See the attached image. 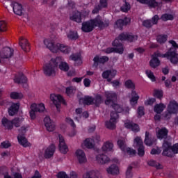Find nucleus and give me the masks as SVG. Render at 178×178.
<instances>
[{"instance_id":"7c9ffc66","label":"nucleus","mask_w":178,"mask_h":178,"mask_svg":"<svg viewBox=\"0 0 178 178\" xmlns=\"http://www.w3.org/2000/svg\"><path fill=\"white\" fill-rule=\"evenodd\" d=\"M102 149L104 152H111L113 151V143L111 141L105 142L102 147Z\"/></svg>"},{"instance_id":"c9c22d12","label":"nucleus","mask_w":178,"mask_h":178,"mask_svg":"<svg viewBox=\"0 0 178 178\" xmlns=\"http://www.w3.org/2000/svg\"><path fill=\"white\" fill-rule=\"evenodd\" d=\"M79 102H83L85 105H94V98L90 96H85L80 99Z\"/></svg>"},{"instance_id":"f704fd0d","label":"nucleus","mask_w":178,"mask_h":178,"mask_svg":"<svg viewBox=\"0 0 178 178\" xmlns=\"http://www.w3.org/2000/svg\"><path fill=\"white\" fill-rule=\"evenodd\" d=\"M83 145L86 147V148L91 149L95 147V141H94V139L92 138H86L83 141Z\"/></svg>"},{"instance_id":"9d476101","label":"nucleus","mask_w":178,"mask_h":178,"mask_svg":"<svg viewBox=\"0 0 178 178\" xmlns=\"http://www.w3.org/2000/svg\"><path fill=\"white\" fill-rule=\"evenodd\" d=\"M163 155L164 156H168L169 158H172L175 155L173 150H172V143L170 142H168L166 140L164 141L163 144Z\"/></svg>"},{"instance_id":"6e6d98bb","label":"nucleus","mask_w":178,"mask_h":178,"mask_svg":"<svg viewBox=\"0 0 178 178\" xmlns=\"http://www.w3.org/2000/svg\"><path fill=\"white\" fill-rule=\"evenodd\" d=\"M145 74L152 81H155V75H154V72H152V71H151L150 70H147L145 71Z\"/></svg>"},{"instance_id":"393cba45","label":"nucleus","mask_w":178,"mask_h":178,"mask_svg":"<svg viewBox=\"0 0 178 178\" xmlns=\"http://www.w3.org/2000/svg\"><path fill=\"white\" fill-rule=\"evenodd\" d=\"M96 161L97 163H99V165H105L106 163L111 162V159L105 154H98L96 156Z\"/></svg>"},{"instance_id":"f8f14e48","label":"nucleus","mask_w":178,"mask_h":178,"mask_svg":"<svg viewBox=\"0 0 178 178\" xmlns=\"http://www.w3.org/2000/svg\"><path fill=\"white\" fill-rule=\"evenodd\" d=\"M178 111V104L176 101L170 102L168 107V114H165V119H170L172 113H177Z\"/></svg>"},{"instance_id":"79ce46f5","label":"nucleus","mask_w":178,"mask_h":178,"mask_svg":"<svg viewBox=\"0 0 178 178\" xmlns=\"http://www.w3.org/2000/svg\"><path fill=\"white\" fill-rule=\"evenodd\" d=\"M165 108H166V106L163 104H156L154 111L156 113H162Z\"/></svg>"},{"instance_id":"6e6552de","label":"nucleus","mask_w":178,"mask_h":178,"mask_svg":"<svg viewBox=\"0 0 178 178\" xmlns=\"http://www.w3.org/2000/svg\"><path fill=\"white\" fill-rule=\"evenodd\" d=\"M118 145L120 147V149L123 151V152L128 154L129 156H134V155H136V150L130 147H127L126 145V141L124 140H119L118 141Z\"/></svg>"},{"instance_id":"c85d7f7f","label":"nucleus","mask_w":178,"mask_h":178,"mask_svg":"<svg viewBox=\"0 0 178 178\" xmlns=\"http://www.w3.org/2000/svg\"><path fill=\"white\" fill-rule=\"evenodd\" d=\"M54 154H55V145H51L49 147H47L44 152V157L46 159H49L51 156H54Z\"/></svg>"},{"instance_id":"7ed1b4c3","label":"nucleus","mask_w":178,"mask_h":178,"mask_svg":"<svg viewBox=\"0 0 178 178\" xmlns=\"http://www.w3.org/2000/svg\"><path fill=\"white\" fill-rule=\"evenodd\" d=\"M59 60H60V58L51 59L49 63L44 65L43 72L45 76H55V74H56Z\"/></svg>"},{"instance_id":"37998d69","label":"nucleus","mask_w":178,"mask_h":178,"mask_svg":"<svg viewBox=\"0 0 178 178\" xmlns=\"http://www.w3.org/2000/svg\"><path fill=\"white\" fill-rule=\"evenodd\" d=\"M24 120V119L23 118H16L14 120H13V126H15V127H20V125L22 124V123H23Z\"/></svg>"},{"instance_id":"49530a36","label":"nucleus","mask_w":178,"mask_h":178,"mask_svg":"<svg viewBox=\"0 0 178 178\" xmlns=\"http://www.w3.org/2000/svg\"><path fill=\"white\" fill-rule=\"evenodd\" d=\"M156 41L159 42V44H165L166 41H168V35H159L156 38Z\"/></svg>"},{"instance_id":"0e129e2a","label":"nucleus","mask_w":178,"mask_h":178,"mask_svg":"<svg viewBox=\"0 0 178 178\" xmlns=\"http://www.w3.org/2000/svg\"><path fill=\"white\" fill-rule=\"evenodd\" d=\"M133 170V167H131V165H129L128 168H127V172H126V175H127V178H131V176H133V175L131 174V170Z\"/></svg>"},{"instance_id":"e433bc0d","label":"nucleus","mask_w":178,"mask_h":178,"mask_svg":"<svg viewBox=\"0 0 178 178\" xmlns=\"http://www.w3.org/2000/svg\"><path fill=\"white\" fill-rule=\"evenodd\" d=\"M1 123L8 130H12V129H13V121L8 120L6 118H2Z\"/></svg>"},{"instance_id":"a18cd8bd","label":"nucleus","mask_w":178,"mask_h":178,"mask_svg":"<svg viewBox=\"0 0 178 178\" xmlns=\"http://www.w3.org/2000/svg\"><path fill=\"white\" fill-rule=\"evenodd\" d=\"M14 81L17 84H24L27 83V78L24 75L22 74L20 78H15Z\"/></svg>"},{"instance_id":"b1692460","label":"nucleus","mask_w":178,"mask_h":178,"mask_svg":"<svg viewBox=\"0 0 178 178\" xmlns=\"http://www.w3.org/2000/svg\"><path fill=\"white\" fill-rule=\"evenodd\" d=\"M19 44L24 52H29L30 51V43H29V40L24 38H21L19 39Z\"/></svg>"},{"instance_id":"4d7b16f0","label":"nucleus","mask_w":178,"mask_h":178,"mask_svg":"<svg viewBox=\"0 0 178 178\" xmlns=\"http://www.w3.org/2000/svg\"><path fill=\"white\" fill-rule=\"evenodd\" d=\"M130 4L127 2H124L123 5L121 6L120 9L122 12H129L130 10Z\"/></svg>"},{"instance_id":"0eeeda50","label":"nucleus","mask_w":178,"mask_h":178,"mask_svg":"<svg viewBox=\"0 0 178 178\" xmlns=\"http://www.w3.org/2000/svg\"><path fill=\"white\" fill-rule=\"evenodd\" d=\"M118 119L119 115L118 113H111L110 120L105 122L106 127L109 129V130H114V129H116V124L118 123Z\"/></svg>"},{"instance_id":"dca6fc26","label":"nucleus","mask_w":178,"mask_h":178,"mask_svg":"<svg viewBox=\"0 0 178 178\" xmlns=\"http://www.w3.org/2000/svg\"><path fill=\"white\" fill-rule=\"evenodd\" d=\"M159 20V16L158 15H154L151 19H147L143 22V26L146 27L147 29H150V27L153 26L154 24H157L158 21Z\"/></svg>"},{"instance_id":"6ab92c4d","label":"nucleus","mask_w":178,"mask_h":178,"mask_svg":"<svg viewBox=\"0 0 178 178\" xmlns=\"http://www.w3.org/2000/svg\"><path fill=\"white\" fill-rule=\"evenodd\" d=\"M112 108H114V111L115 112H111V113H122V112H124L125 113H129V112L130 111V108L129 107H125L124 109H123L122 106H120V105L116 104V103H113V104H111Z\"/></svg>"},{"instance_id":"473e14b6","label":"nucleus","mask_w":178,"mask_h":178,"mask_svg":"<svg viewBox=\"0 0 178 178\" xmlns=\"http://www.w3.org/2000/svg\"><path fill=\"white\" fill-rule=\"evenodd\" d=\"M60 58V59L58 60V67L60 70H62L63 72H67L69 70V65L67 64L66 62L63 61V58L62 57H57Z\"/></svg>"},{"instance_id":"f03ea898","label":"nucleus","mask_w":178,"mask_h":178,"mask_svg":"<svg viewBox=\"0 0 178 178\" xmlns=\"http://www.w3.org/2000/svg\"><path fill=\"white\" fill-rule=\"evenodd\" d=\"M152 58L149 61V66L153 69H156V67L161 65V60L158 58H167L173 65L178 63V54H177L176 49L174 48H170L165 54L156 51L152 55Z\"/></svg>"},{"instance_id":"1a4fd4ad","label":"nucleus","mask_w":178,"mask_h":178,"mask_svg":"<svg viewBox=\"0 0 178 178\" xmlns=\"http://www.w3.org/2000/svg\"><path fill=\"white\" fill-rule=\"evenodd\" d=\"M90 22H92L94 29H95V27H99V29H105V27H108V26H109V21L104 22V21H102V17L100 16H97L95 19H90Z\"/></svg>"},{"instance_id":"de8ad7c7","label":"nucleus","mask_w":178,"mask_h":178,"mask_svg":"<svg viewBox=\"0 0 178 178\" xmlns=\"http://www.w3.org/2000/svg\"><path fill=\"white\" fill-rule=\"evenodd\" d=\"M10 98L12 99H22L23 98V93L13 92L10 93Z\"/></svg>"},{"instance_id":"4468645a","label":"nucleus","mask_w":178,"mask_h":178,"mask_svg":"<svg viewBox=\"0 0 178 178\" xmlns=\"http://www.w3.org/2000/svg\"><path fill=\"white\" fill-rule=\"evenodd\" d=\"M13 56V49L10 47H4L0 52L1 59H9Z\"/></svg>"},{"instance_id":"a19ab883","label":"nucleus","mask_w":178,"mask_h":178,"mask_svg":"<svg viewBox=\"0 0 178 178\" xmlns=\"http://www.w3.org/2000/svg\"><path fill=\"white\" fill-rule=\"evenodd\" d=\"M143 139L141 138V137L140 136H136L135 137V138L134 139V147H135V148H138V147H143Z\"/></svg>"},{"instance_id":"69168bd1","label":"nucleus","mask_w":178,"mask_h":178,"mask_svg":"<svg viewBox=\"0 0 178 178\" xmlns=\"http://www.w3.org/2000/svg\"><path fill=\"white\" fill-rule=\"evenodd\" d=\"M0 31H6V23L3 21H0Z\"/></svg>"},{"instance_id":"412c9836","label":"nucleus","mask_w":178,"mask_h":178,"mask_svg":"<svg viewBox=\"0 0 178 178\" xmlns=\"http://www.w3.org/2000/svg\"><path fill=\"white\" fill-rule=\"evenodd\" d=\"M11 6L13 7V12L15 15H18V16H22V15H23V6L21 3L13 2Z\"/></svg>"},{"instance_id":"2f4dec72","label":"nucleus","mask_w":178,"mask_h":178,"mask_svg":"<svg viewBox=\"0 0 178 178\" xmlns=\"http://www.w3.org/2000/svg\"><path fill=\"white\" fill-rule=\"evenodd\" d=\"M114 76H116V70H107L102 73L103 79H107V81H111V80L108 77H113Z\"/></svg>"},{"instance_id":"4be33fe9","label":"nucleus","mask_w":178,"mask_h":178,"mask_svg":"<svg viewBox=\"0 0 178 178\" xmlns=\"http://www.w3.org/2000/svg\"><path fill=\"white\" fill-rule=\"evenodd\" d=\"M124 127H126V129L131 130V131H134V133H138V131H140V127L138 126V124L133 122L127 121L124 123Z\"/></svg>"},{"instance_id":"bf43d9fd","label":"nucleus","mask_w":178,"mask_h":178,"mask_svg":"<svg viewBox=\"0 0 178 178\" xmlns=\"http://www.w3.org/2000/svg\"><path fill=\"white\" fill-rule=\"evenodd\" d=\"M70 59L74 60V62H77V60H80L81 59V56L80 54H72L70 56Z\"/></svg>"},{"instance_id":"f257e3e1","label":"nucleus","mask_w":178,"mask_h":178,"mask_svg":"<svg viewBox=\"0 0 178 178\" xmlns=\"http://www.w3.org/2000/svg\"><path fill=\"white\" fill-rule=\"evenodd\" d=\"M137 35H134L131 33H121L113 42V46L115 47H108L104 50V52L106 54H112V52H116V54H120V55H122L124 51L122 41H129V42H133L134 41H137Z\"/></svg>"},{"instance_id":"bb28decb","label":"nucleus","mask_w":178,"mask_h":178,"mask_svg":"<svg viewBox=\"0 0 178 178\" xmlns=\"http://www.w3.org/2000/svg\"><path fill=\"white\" fill-rule=\"evenodd\" d=\"M83 178H102V175L99 171H90L88 172L85 173L83 175Z\"/></svg>"},{"instance_id":"864d4df0","label":"nucleus","mask_w":178,"mask_h":178,"mask_svg":"<svg viewBox=\"0 0 178 178\" xmlns=\"http://www.w3.org/2000/svg\"><path fill=\"white\" fill-rule=\"evenodd\" d=\"M124 86L126 88H130L131 90H134L136 88V85H134V83L131 80H127L124 83Z\"/></svg>"},{"instance_id":"20e7f679","label":"nucleus","mask_w":178,"mask_h":178,"mask_svg":"<svg viewBox=\"0 0 178 178\" xmlns=\"http://www.w3.org/2000/svg\"><path fill=\"white\" fill-rule=\"evenodd\" d=\"M44 44L51 52H58V51L65 52V50L62 49V48H65L64 45H60V43L55 44V42L51 39H45Z\"/></svg>"},{"instance_id":"ea45409f","label":"nucleus","mask_w":178,"mask_h":178,"mask_svg":"<svg viewBox=\"0 0 178 178\" xmlns=\"http://www.w3.org/2000/svg\"><path fill=\"white\" fill-rule=\"evenodd\" d=\"M70 19L76 22V23H81V13L79 11L74 13L70 16Z\"/></svg>"},{"instance_id":"2eb2a0df","label":"nucleus","mask_w":178,"mask_h":178,"mask_svg":"<svg viewBox=\"0 0 178 178\" xmlns=\"http://www.w3.org/2000/svg\"><path fill=\"white\" fill-rule=\"evenodd\" d=\"M75 156L79 163L83 164L87 162V156L84 151L81 149H77L75 152Z\"/></svg>"},{"instance_id":"4c0bfd02","label":"nucleus","mask_w":178,"mask_h":178,"mask_svg":"<svg viewBox=\"0 0 178 178\" xmlns=\"http://www.w3.org/2000/svg\"><path fill=\"white\" fill-rule=\"evenodd\" d=\"M155 143V140L154 138H151L149 135V132L146 131L145 132V145H147L148 147H151L152 144Z\"/></svg>"},{"instance_id":"052dcab7","label":"nucleus","mask_w":178,"mask_h":178,"mask_svg":"<svg viewBox=\"0 0 178 178\" xmlns=\"http://www.w3.org/2000/svg\"><path fill=\"white\" fill-rule=\"evenodd\" d=\"M106 6H108V0H100L99 8L104 9V8H106Z\"/></svg>"},{"instance_id":"5701e85b","label":"nucleus","mask_w":178,"mask_h":178,"mask_svg":"<svg viewBox=\"0 0 178 178\" xmlns=\"http://www.w3.org/2000/svg\"><path fill=\"white\" fill-rule=\"evenodd\" d=\"M81 30L83 33H91V31L94 30V26L92 25L91 20L83 22Z\"/></svg>"},{"instance_id":"39448f33","label":"nucleus","mask_w":178,"mask_h":178,"mask_svg":"<svg viewBox=\"0 0 178 178\" xmlns=\"http://www.w3.org/2000/svg\"><path fill=\"white\" fill-rule=\"evenodd\" d=\"M50 99L55 105L58 112H60V104L66 105V102L65 99L60 95L51 94L50 95Z\"/></svg>"},{"instance_id":"c03bdc74","label":"nucleus","mask_w":178,"mask_h":178,"mask_svg":"<svg viewBox=\"0 0 178 178\" xmlns=\"http://www.w3.org/2000/svg\"><path fill=\"white\" fill-rule=\"evenodd\" d=\"M147 165H149V166H152L153 168H156V169H162V165H161L158 162H156L155 160L148 161Z\"/></svg>"},{"instance_id":"13d9d810","label":"nucleus","mask_w":178,"mask_h":178,"mask_svg":"<svg viewBox=\"0 0 178 178\" xmlns=\"http://www.w3.org/2000/svg\"><path fill=\"white\" fill-rule=\"evenodd\" d=\"M145 154V150L144 148V145L143 146H139L138 147V155H139V156H144V154Z\"/></svg>"},{"instance_id":"58836bf2","label":"nucleus","mask_w":178,"mask_h":178,"mask_svg":"<svg viewBox=\"0 0 178 178\" xmlns=\"http://www.w3.org/2000/svg\"><path fill=\"white\" fill-rule=\"evenodd\" d=\"M17 140L19 144H21V145H22L23 147H30L31 145L30 143L27 141V139H26V137H24V136L23 135H18Z\"/></svg>"},{"instance_id":"c756f323","label":"nucleus","mask_w":178,"mask_h":178,"mask_svg":"<svg viewBox=\"0 0 178 178\" xmlns=\"http://www.w3.org/2000/svg\"><path fill=\"white\" fill-rule=\"evenodd\" d=\"M168 133H169V131L166 128L159 129L156 132L157 138H159L160 140H162L163 138L166 139L168 138Z\"/></svg>"},{"instance_id":"8fccbe9b","label":"nucleus","mask_w":178,"mask_h":178,"mask_svg":"<svg viewBox=\"0 0 178 178\" xmlns=\"http://www.w3.org/2000/svg\"><path fill=\"white\" fill-rule=\"evenodd\" d=\"M67 38H69V40H77V38H79V35H77V32L76 31H70L67 34Z\"/></svg>"},{"instance_id":"5fc2aeb1","label":"nucleus","mask_w":178,"mask_h":178,"mask_svg":"<svg viewBox=\"0 0 178 178\" xmlns=\"http://www.w3.org/2000/svg\"><path fill=\"white\" fill-rule=\"evenodd\" d=\"M146 5H148V6H150V8H156L158 6V2H156V0H146Z\"/></svg>"},{"instance_id":"09e8293b","label":"nucleus","mask_w":178,"mask_h":178,"mask_svg":"<svg viewBox=\"0 0 178 178\" xmlns=\"http://www.w3.org/2000/svg\"><path fill=\"white\" fill-rule=\"evenodd\" d=\"M76 93V88L73 86L67 87L66 88V94L68 97H73Z\"/></svg>"},{"instance_id":"72a5a7b5","label":"nucleus","mask_w":178,"mask_h":178,"mask_svg":"<svg viewBox=\"0 0 178 178\" xmlns=\"http://www.w3.org/2000/svg\"><path fill=\"white\" fill-rule=\"evenodd\" d=\"M130 23V18L125 17L124 19H118L115 22V26L118 29H122L123 26H127Z\"/></svg>"},{"instance_id":"423d86ee","label":"nucleus","mask_w":178,"mask_h":178,"mask_svg":"<svg viewBox=\"0 0 178 178\" xmlns=\"http://www.w3.org/2000/svg\"><path fill=\"white\" fill-rule=\"evenodd\" d=\"M45 111V105L44 104L41 103L39 104H37L35 103L31 104V111L29 112L30 113V118L32 120L35 119L37 112H44Z\"/></svg>"},{"instance_id":"aec40b11","label":"nucleus","mask_w":178,"mask_h":178,"mask_svg":"<svg viewBox=\"0 0 178 178\" xmlns=\"http://www.w3.org/2000/svg\"><path fill=\"white\" fill-rule=\"evenodd\" d=\"M129 102L130 104L132 106H136L137 104L138 103V100L140 99V95H138V93L136 92V90H132L131 94L129 95Z\"/></svg>"},{"instance_id":"ddd939ff","label":"nucleus","mask_w":178,"mask_h":178,"mask_svg":"<svg viewBox=\"0 0 178 178\" xmlns=\"http://www.w3.org/2000/svg\"><path fill=\"white\" fill-rule=\"evenodd\" d=\"M44 124L47 131H54L56 126L55 122L51 120V118L46 116L44 119Z\"/></svg>"},{"instance_id":"a211bd4d","label":"nucleus","mask_w":178,"mask_h":178,"mask_svg":"<svg viewBox=\"0 0 178 178\" xmlns=\"http://www.w3.org/2000/svg\"><path fill=\"white\" fill-rule=\"evenodd\" d=\"M106 172L108 175H112L113 176H118L120 173V170L119 166L116 164H112L106 168Z\"/></svg>"},{"instance_id":"774afa93","label":"nucleus","mask_w":178,"mask_h":178,"mask_svg":"<svg viewBox=\"0 0 178 178\" xmlns=\"http://www.w3.org/2000/svg\"><path fill=\"white\" fill-rule=\"evenodd\" d=\"M171 148L174 154H178V143L175 144L172 147H171Z\"/></svg>"},{"instance_id":"680f3d73","label":"nucleus","mask_w":178,"mask_h":178,"mask_svg":"<svg viewBox=\"0 0 178 178\" xmlns=\"http://www.w3.org/2000/svg\"><path fill=\"white\" fill-rule=\"evenodd\" d=\"M154 94L156 98H162L163 97V92L162 90H155Z\"/></svg>"},{"instance_id":"f3484780","label":"nucleus","mask_w":178,"mask_h":178,"mask_svg":"<svg viewBox=\"0 0 178 178\" xmlns=\"http://www.w3.org/2000/svg\"><path fill=\"white\" fill-rule=\"evenodd\" d=\"M59 138V149L62 154H67V151H69V148L67 147V145L65 143V138L63 137L62 135H58Z\"/></svg>"},{"instance_id":"cd10ccee","label":"nucleus","mask_w":178,"mask_h":178,"mask_svg":"<svg viewBox=\"0 0 178 178\" xmlns=\"http://www.w3.org/2000/svg\"><path fill=\"white\" fill-rule=\"evenodd\" d=\"M108 60H109V58H108V56L99 57L98 56H96L93 58L94 66H98V63H105L106 62H108Z\"/></svg>"},{"instance_id":"e2e57ef3","label":"nucleus","mask_w":178,"mask_h":178,"mask_svg":"<svg viewBox=\"0 0 178 178\" xmlns=\"http://www.w3.org/2000/svg\"><path fill=\"white\" fill-rule=\"evenodd\" d=\"M3 175L4 178H13L9 175V172H8V168H3Z\"/></svg>"},{"instance_id":"338daca9","label":"nucleus","mask_w":178,"mask_h":178,"mask_svg":"<svg viewBox=\"0 0 178 178\" xmlns=\"http://www.w3.org/2000/svg\"><path fill=\"white\" fill-rule=\"evenodd\" d=\"M58 178H69V176L65 172H60L57 175Z\"/></svg>"},{"instance_id":"a878e982","label":"nucleus","mask_w":178,"mask_h":178,"mask_svg":"<svg viewBox=\"0 0 178 178\" xmlns=\"http://www.w3.org/2000/svg\"><path fill=\"white\" fill-rule=\"evenodd\" d=\"M20 108L19 103H13L10 108H8V113L10 116H15L17 112H19V108Z\"/></svg>"},{"instance_id":"603ef678","label":"nucleus","mask_w":178,"mask_h":178,"mask_svg":"<svg viewBox=\"0 0 178 178\" xmlns=\"http://www.w3.org/2000/svg\"><path fill=\"white\" fill-rule=\"evenodd\" d=\"M161 19H162L163 22H168V20H173L175 17L172 14H163Z\"/></svg>"},{"instance_id":"3c124183","label":"nucleus","mask_w":178,"mask_h":178,"mask_svg":"<svg viewBox=\"0 0 178 178\" xmlns=\"http://www.w3.org/2000/svg\"><path fill=\"white\" fill-rule=\"evenodd\" d=\"M94 99L93 105H95L96 106H99L102 103V96L100 95H96L95 98Z\"/></svg>"},{"instance_id":"9b49d317","label":"nucleus","mask_w":178,"mask_h":178,"mask_svg":"<svg viewBox=\"0 0 178 178\" xmlns=\"http://www.w3.org/2000/svg\"><path fill=\"white\" fill-rule=\"evenodd\" d=\"M104 95L106 98L105 100L106 105H112L113 104H115L118 99V95L113 91L105 92Z\"/></svg>"}]
</instances>
